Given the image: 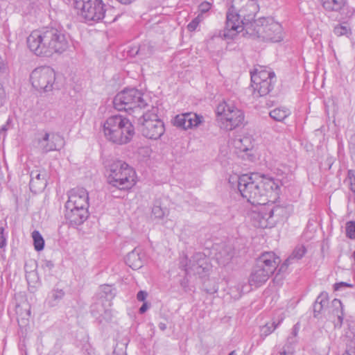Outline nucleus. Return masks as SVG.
Segmentation results:
<instances>
[{"label": "nucleus", "instance_id": "f257e3e1", "mask_svg": "<svg viewBox=\"0 0 355 355\" xmlns=\"http://www.w3.org/2000/svg\"><path fill=\"white\" fill-rule=\"evenodd\" d=\"M239 190L244 198L255 205L275 202L280 192L279 185L273 178L259 173L242 175Z\"/></svg>", "mask_w": 355, "mask_h": 355}, {"label": "nucleus", "instance_id": "f03ea898", "mask_svg": "<svg viewBox=\"0 0 355 355\" xmlns=\"http://www.w3.org/2000/svg\"><path fill=\"white\" fill-rule=\"evenodd\" d=\"M26 44L33 54L46 58L61 54L68 48L64 34L53 27H43L33 31L27 37Z\"/></svg>", "mask_w": 355, "mask_h": 355}, {"label": "nucleus", "instance_id": "7ed1b4c3", "mask_svg": "<svg viewBox=\"0 0 355 355\" xmlns=\"http://www.w3.org/2000/svg\"><path fill=\"white\" fill-rule=\"evenodd\" d=\"M105 139L115 144L122 145L130 142L135 136V129L132 121L121 114L108 117L103 125Z\"/></svg>", "mask_w": 355, "mask_h": 355}, {"label": "nucleus", "instance_id": "20e7f679", "mask_svg": "<svg viewBox=\"0 0 355 355\" xmlns=\"http://www.w3.org/2000/svg\"><path fill=\"white\" fill-rule=\"evenodd\" d=\"M105 175L107 183L120 190H129L137 182L135 170L121 161L111 164L106 170Z\"/></svg>", "mask_w": 355, "mask_h": 355}, {"label": "nucleus", "instance_id": "39448f33", "mask_svg": "<svg viewBox=\"0 0 355 355\" xmlns=\"http://www.w3.org/2000/svg\"><path fill=\"white\" fill-rule=\"evenodd\" d=\"M113 104L117 110L132 114L145 108L148 103L141 90L130 88L118 93L114 98Z\"/></svg>", "mask_w": 355, "mask_h": 355}, {"label": "nucleus", "instance_id": "423d86ee", "mask_svg": "<svg viewBox=\"0 0 355 355\" xmlns=\"http://www.w3.org/2000/svg\"><path fill=\"white\" fill-rule=\"evenodd\" d=\"M88 193L84 189L70 191L66 203L68 218L75 224L82 223L87 218Z\"/></svg>", "mask_w": 355, "mask_h": 355}, {"label": "nucleus", "instance_id": "0eeeda50", "mask_svg": "<svg viewBox=\"0 0 355 355\" xmlns=\"http://www.w3.org/2000/svg\"><path fill=\"white\" fill-rule=\"evenodd\" d=\"M216 113L218 121L227 130H233L242 125L245 119V115L242 110L234 104L225 101L218 104Z\"/></svg>", "mask_w": 355, "mask_h": 355}, {"label": "nucleus", "instance_id": "6e6552de", "mask_svg": "<svg viewBox=\"0 0 355 355\" xmlns=\"http://www.w3.org/2000/svg\"><path fill=\"white\" fill-rule=\"evenodd\" d=\"M257 37L272 42H279L283 40L282 26L272 17H264L259 19L254 26Z\"/></svg>", "mask_w": 355, "mask_h": 355}, {"label": "nucleus", "instance_id": "1a4fd4ad", "mask_svg": "<svg viewBox=\"0 0 355 355\" xmlns=\"http://www.w3.org/2000/svg\"><path fill=\"white\" fill-rule=\"evenodd\" d=\"M74 8L89 21H99L103 19L106 10L103 0H74Z\"/></svg>", "mask_w": 355, "mask_h": 355}, {"label": "nucleus", "instance_id": "9d476101", "mask_svg": "<svg viewBox=\"0 0 355 355\" xmlns=\"http://www.w3.org/2000/svg\"><path fill=\"white\" fill-rule=\"evenodd\" d=\"M275 73L270 69L259 66L251 72V86L259 96H265L271 89Z\"/></svg>", "mask_w": 355, "mask_h": 355}, {"label": "nucleus", "instance_id": "9b49d317", "mask_svg": "<svg viewBox=\"0 0 355 355\" xmlns=\"http://www.w3.org/2000/svg\"><path fill=\"white\" fill-rule=\"evenodd\" d=\"M55 80V72L49 67H40L34 69L31 75L33 87L40 91L48 92L52 89Z\"/></svg>", "mask_w": 355, "mask_h": 355}, {"label": "nucleus", "instance_id": "f8f14e48", "mask_svg": "<svg viewBox=\"0 0 355 355\" xmlns=\"http://www.w3.org/2000/svg\"><path fill=\"white\" fill-rule=\"evenodd\" d=\"M141 130L145 137L150 139H157L164 133L165 127L163 121L157 114L148 112L143 116Z\"/></svg>", "mask_w": 355, "mask_h": 355}, {"label": "nucleus", "instance_id": "ddd939ff", "mask_svg": "<svg viewBox=\"0 0 355 355\" xmlns=\"http://www.w3.org/2000/svg\"><path fill=\"white\" fill-rule=\"evenodd\" d=\"M243 30V22L240 15L233 10L227 13L225 27L223 37L225 39H233Z\"/></svg>", "mask_w": 355, "mask_h": 355}, {"label": "nucleus", "instance_id": "4468645a", "mask_svg": "<svg viewBox=\"0 0 355 355\" xmlns=\"http://www.w3.org/2000/svg\"><path fill=\"white\" fill-rule=\"evenodd\" d=\"M234 152L239 156L245 157H252V151L254 148V139L250 134H244L236 138L232 141Z\"/></svg>", "mask_w": 355, "mask_h": 355}, {"label": "nucleus", "instance_id": "2eb2a0df", "mask_svg": "<svg viewBox=\"0 0 355 355\" xmlns=\"http://www.w3.org/2000/svg\"><path fill=\"white\" fill-rule=\"evenodd\" d=\"M202 121V117L195 113L188 112L178 114L173 121V124L178 128L187 130L195 128Z\"/></svg>", "mask_w": 355, "mask_h": 355}, {"label": "nucleus", "instance_id": "dca6fc26", "mask_svg": "<svg viewBox=\"0 0 355 355\" xmlns=\"http://www.w3.org/2000/svg\"><path fill=\"white\" fill-rule=\"evenodd\" d=\"M232 10H238L244 17L254 15L259 10L257 0H232Z\"/></svg>", "mask_w": 355, "mask_h": 355}, {"label": "nucleus", "instance_id": "f3484780", "mask_svg": "<svg viewBox=\"0 0 355 355\" xmlns=\"http://www.w3.org/2000/svg\"><path fill=\"white\" fill-rule=\"evenodd\" d=\"M272 268H258L254 270L249 278V284L256 288L261 286L274 273L275 270Z\"/></svg>", "mask_w": 355, "mask_h": 355}, {"label": "nucleus", "instance_id": "a211bd4d", "mask_svg": "<svg viewBox=\"0 0 355 355\" xmlns=\"http://www.w3.org/2000/svg\"><path fill=\"white\" fill-rule=\"evenodd\" d=\"M65 292L62 288H53L47 295L44 304L50 308L56 306L64 298Z\"/></svg>", "mask_w": 355, "mask_h": 355}, {"label": "nucleus", "instance_id": "6ab92c4d", "mask_svg": "<svg viewBox=\"0 0 355 355\" xmlns=\"http://www.w3.org/2000/svg\"><path fill=\"white\" fill-rule=\"evenodd\" d=\"M19 297L21 298L22 300L16 304V313L21 319H28L31 315V305L26 299H24V295L19 294Z\"/></svg>", "mask_w": 355, "mask_h": 355}, {"label": "nucleus", "instance_id": "aec40b11", "mask_svg": "<svg viewBox=\"0 0 355 355\" xmlns=\"http://www.w3.org/2000/svg\"><path fill=\"white\" fill-rule=\"evenodd\" d=\"M322 7L330 11H340L343 9L347 0H320Z\"/></svg>", "mask_w": 355, "mask_h": 355}, {"label": "nucleus", "instance_id": "412c9836", "mask_svg": "<svg viewBox=\"0 0 355 355\" xmlns=\"http://www.w3.org/2000/svg\"><path fill=\"white\" fill-rule=\"evenodd\" d=\"M280 262L279 257L273 252L263 253L259 259V263L265 266H278Z\"/></svg>", "mask_w": 355, "mask_h": 355}, {"label": "nucleus", "instance_id": "4be33fe9", "mask_svg": "<svg viewBox=\"0 0 355 355\" xmlns=\"http://www.w3.org/2000/svg\"><path fill=\"white\" fill-rule=\"evenodd\" d=\"M26 278L28 284V289L33 293L35 288L40 285V277L37 268L26 270Z\"/></svg>", "mask_w": 355, "mask_h": 355}, {"label": "nucleus", "instance_id": "5701e85b", "mask_svg": "<svg viewBox=\"0 0 355 355\" xmlns=\"http://www.w3.org/2000/svg\"><path fill=\"white\" fill-rule=\"evenodd\" d=\"M279 209H282L280 207H276L275 209H270L268 213H266L262 216L261 220H260V225L263 227H271L274 225L275 221L271 220V219L274 215L275 211H277Z\"/></svg>", "mask_w": 355, "mask_h": 355}, {"label": "nucleus", "instance_id": "b1692460", "mask_svg": "<svg viewBox=\"0 0 355 355\" xmlns=\"http://www.w3.org/2000/svg\"><path fill=\"white\" fill-rule=\"evenodd\" d=\"M281 320L278 322H272L267 323L260 328V337L263 340L268 335L271 334L279 325Z\"/></svg>", "mask_w": 355, "mask_h": 355}, {"label": "nucleus", "instance_id": "393cba45", "mask_svg": "<svg viewBox=\"0 0 355 355\" xmlns=\"http://www.w3.org/2000/svg\"><path fill=\"white\" fill-rule=\"evenodd\" d=\"M34 248L36 251H41L44 248V239L39 231L35 230L32 232Z\"/></svg>", "mask_w": 355, "mask_h": 355}, {"label": "nucleus", "instance_id": "a878e982", "mask_svg": "<svg viewBox=\"0 0 355 355\" xmlns=\"http://www.w3.org/2000/svg\"><path fill=\"white\" fill-rule=\"evenodd\" d=\"M289 114V112L287 109L276 108L270 112V115L272 118L277 121H282L286 118Z\"/></svg>", "mask_w": 355, "mask_h": 355}, {"label": "nucleus", "instance_id": "bb28decb", "mask_svg": "<svg viewBox=\"0 0 355 355\" xmlns=\"http://www.w3.org/2000/svg\"><path fill=\"white\" fill-rule=\"evenodd\" d=\"M332 306L334 308L333 313L336 315L338 320L342 322L343 319V304L338 299H334L332 302Z\"/></svg>", "mask_w": 355, "mask_h": 355}, {"label": "nucleus", "instance_id": "cd10ccee", "mask_svg": "<svg viewBox=\"0 0 355 355\" xmlns=\"http://www.w3.org/2000/svg\"><path fill=\"white\" fill-rule=\"evenodd\" d=\"M346 234L350 239H355V222H348L346 225Z\"/></svg>", "mask_w": 355, "mask_h": 355}, {"label": "nucleus", "instance_id": "c85d7f7f", "mask_svg": "<svg viewBox=\"0 0 355 355\" xmlns=\"http://www.w3.org/2000/svg\"><path fill=\"white\" fill-rule=\"evenodd\" d=\"M101 291L105 293L107 298H113L115 295L114 289L110 285L101 286Z\"/></svg>", "mask_w": 355, "mask_h": 355}, {"label": "nucleus", "instance_id": "c756f323", "mask_svg": "<svg viewBox=\"0 0 355 355\" xmlns=\"http://www.w3.org/2000/svg\"><path fill=\"white\" fill-rule=\"evenodd\" d=\"M316 304H319L322 307L324 308L328 305L327 293H321L315 300Z\"/></svg>", "mask_w": 355, "mask_h": 355}, {"label": "nucleus", "instance_id": "7c9ffc66", "mask_svg": "<svg viewBox=\"0 0 355 355\" xmlns=\"http://www.w3.org/2000/svg\"><path fill=\"white\" fill-rule=\"evenodd\" d=\"M200 22V19L198 17L193 19L188 25H187V29L192 32L194 31L198 26Z\"/></svg>", "mask_w": 355, "mask_h": 355}, {"label": "nucleus", "instance_id": "2f4dec72", "mask_svg": "<svg viewBox=\"0 0 355 355\" xmlns=\"http://www.w3.org/2000/svg\"><path fill=\"white\" fill-rule=\"evenodd\" d=\"M211 8V3L208 1H203L199 6V10L201 13L208 12Z\"/></svg>", "mask_w": 355, "mask_h": 355}, {"label": "nucleus", "instance_id": "473e14b6", "mask_svg": "<svg viewBox=\"0 0 355 355\" xmlns=\"http://www.w3.org/2000/svg\"><path fill=\"white\" fill-rule=\"evenodd\" d=\"M6 245V239L4 236V228L0 227V248H2Z\"/></svg>", "mask_w": 355, "mask_h": 355}, {"label": "nucleus", "instance_id": "72a5a7b5", "mask_svg": "<svg viewBox=\"0 0 355 355\" xmlns=\"http://www.w3.org/2000/svg\"><path fill=\"white\" fill-rule=\"evenodd\" d=\"M335 31L338 35H343L347 33L348 29L347 27L343 26H338L335 28Z\"/></svg>", "mask_w": 355, "mask_h": 355}, {"label": "nucleus", "instance_id": "f704fd0d", "mask_svg": "<svg viewBox=\"0 0 355 355\" xmlns=\"http://www.w3.org/2000/svg\"><path fill=\"white\" fill-rule=\"evenodd\" d=\"M148 294L146 291H140L137 294V299L141 302H145Z\"/></svg>", "mask_w": 355, "mask_h": 355}, {"label": "nucleus", "instance_id": "c9c22d12", "mask_svg": "<svg viewBox=\"0 0 355 355\" xmlns=\"http://www.w3.org/2000/svg\"><path fill=\"white\" fill-rule=\"evenodd\" d=\"M323 309L324 308L322 307L321 305H320L319 304H316L315 302V304L313 305L314 316L316 317L319 313H320Z\"/></svg>", "mask_w": 355, "mask_h": 355}, {"label": "nucleus", "instance_id": "e433bc0d", "mask_svg": "<svg viewBox=\"0 0 355 355\" xmlns=\"http://www.w3.org/2000/svg\"><path fill=\"white\" fill-rule=\"evenodd\" d=\"M351 286H352L351 284H347L346 282H341L336 283L334 284V289L336 291H338L342 287H351Z\"/></svg>", "mask_w": 355, "mask_h": 355}, {"label": "nucleus", "instance_id": "4c0bfd02", "mask_svg": "<svg viewBox=\"0 0 355 355\" xmlns=\"http://www.w3.org/2000/svg\"><path fill=\"white\" fill-rule=\"evenodd\" d=\"M97 309L98 312L100 313L104 309H103L102 306L100 305L98 303H96L92 306V312L94 313L95 309Z\"/></svg>", "mask_w": 355, "mask_h": 355}, {"label": "nucleus", "instance_id": "58836bf2", "mask_svg": "<svg viewBox=\"0 0 355 355\" xmlns=\"http://www.w3.org/2000/svg\"><path fill=\"white\" fill-rule=\"evenodd\" d=\"M148 309V305L147 304V302H144V304H142V306L139 308V313L142 314V313H144L147 309Z\"/></svg>", "mask_w": 355, "mask_h": 355}, {"label": "nucleus", "instance_id": "ea45409f", "mask_svg": "<svg viewBox=\"0 0 355 355\" xmlns=\"http://www.w3.org/2000/svg\"><path fill=\"white\" fill-rule=\"evenodd\" d=\"M280 355H294V352L293 350L286 351L284 349L282 352H280Z\"/></svg>", "mask_w": 355, "mask_h": 355}, {"label": "nucleus", "instance_id": "a19ab883", "mask_svg": "<svg viewBox=\"0 0 355 355\" xmlns=\"http://www.w3.org/2000/svg\"><path fill=\"white\" fill-rule=\"evenodd\" d=\"M158 327L162 331H164L166 329V324L164 322H160Z\"/></svg>", "mask_w": 355, "mask_h": 355}, {"label": "nucleus", "instance_id": "79ce46f5", "mask_svg": "<svg viewBox=\"0 0 355 355\" xmlns=\"http://www.w3.org/2000/svg\"><path fill=\"white\" fill-rule=\"evenodd\" d=\"M343 355H355V349L347 352Z\"/></svg>", "mask_w": 355, "mask_h": 355}, {"label": "nucleus", "instance_id": "37998d69", "mask_svg": "<svg viewBox=\"0 0 355 355\" xmlns=\"http://www.w3.org/2000/svg\"><path fill=\"white\" fill-rule=\"evenodd\" d=\"M118 1L123 3H129L132 1V0H117Z\"/></svg>", "mask_w": 355, "mask_h": 355}, {"label": "nucleus", "instance_id": "c03bdc74", "mask_svg": "<svg viewBox=\"0 0 355 355\" xmlns=\"http://www.w3.org/2000/svg\"><path fill=\"white\" fill-rule=\"evenodd\" d=\"M228 355H236V353L235 351H232Z\"/></svg>", "mask_w": 355, "mask_h": 355}, {"label": "nucleus", "instance_id": "a18cd8bd", "mask_svg": "<svg viewBox=\"0 0 355 355\" xmlns=\"http://www.w3.org/2000/svg\"><path fill=\"white\" fill-rule=\"evenodd\" d=\"M49 137V134H46V135H45L44 139H45V140H48Z\"/></svg>", "mask_w": 355, "mask_h": 355}, {"label": "nucleus", "instance_id": "49530a36", "mask_svg": "<svg viewBox=\"0 0 355 355\" xmlns=\"http://www.w3.org/2000/svg\"><path fill=\"white\" fill-rule=\"evenodd\" d=\"M2 98H3V95L1 94H0V104H1Z\"/></svg>", "mask_w": 355, "mask_h": 355}, {"label": "nucleus", "instance_id": "de8ad7c7", "mask_svg": "<svg viewBox=\"0 0 355 355\" xmlns=\"http://www.w3.org/2000/svg\"><path fill=\"white\" fill-rule=\"evenodd\" d=\"M283 268H279V271H278V272H277V275H279V272L282 271V270ZM284 268L286 269V268Z\"/></svg>", "mask_w": 355, "mask_h": 355}]
</instances>
